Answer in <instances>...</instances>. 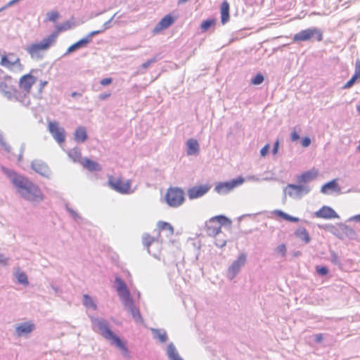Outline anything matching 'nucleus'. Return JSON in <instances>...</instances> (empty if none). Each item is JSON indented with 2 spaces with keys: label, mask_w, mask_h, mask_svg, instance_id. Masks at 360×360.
<instances>
[{
  "label": "nucleus",
  "mask_w": 360,
  "mask_h": 360,
  "mask_svg": "<svg viewBox=\"0 0 360 360\" xmlns=\"http://www.w3.org/2000/svg\"><path fill=\"white\" fill-rule=\"evenodd\" d=\"M93 330L99 333L106 340L109 341L112 345L118 348L124 357L129 358V352L124 342L115 335L110 328L108 321L103 318L91 317Z\"/></svg>",
  "instance_id": "obj_2"
},
{
  "label": "nucleus",
  "mask_w": 360,
  "mask_h": 360,
  "mask_svg": "<svg viewBox=\"0 0 360 360\" xmlns=\"http://www.w3.org/2000/svg\"><path fill=\"white\" fill-rule=\"evenodd\" d=\"M153 338L158 340L161 343H165L168 340L167 332L162 328H151L150 329Z\"/></svg>",
  "instance_id": "obj_25"
},
{
  "label": "nucleus",
  "mask_w": 360,
  "mask_h": 360,
  "mask_svg": "<svg viewBox=\"0 0 360 360\" xmlns=\"http://www.w3.org/2000/svg\"><path fill=\"white\" fill-rule=\"evenodd\" d=\"M287 221H292V222H298V221H300V219L298 217H292V216L288 214Z\"/></svg>",
  "instance_id": "obj_59"
},
{
  "label": "nucleus",
  "mask_w": 360,
  "mask_h": 360,
  "mask_svg": "<svg viewBox=\"0 0 360 360\" xmlns=\"http://www.w3.org/2000/svg\"><path fill=\"white\" fill-rule=\"evenodd\" d=\"M274 213L276 216L280 217L284 219L285 220H287L288 214L284 212L283 211L280 210H276L274 211Z\"/></svg>",
  "instance_id": "obj_48"
},
{
  "label": "nucleus",
  "mask_w": 360,
  "mask_h": 360,
  "mask_svg": "<svg viewBox=\"0 0 360 360\" xmlns=\"http://www.w3.org/2000/svg\"><path fill=\"white\" fill-rule=\"evenodd\" d=\"M294 234L297 238L304 242V243H309L311 241V238L304 227L300 226L297 229Z\"/></svg>",
  "instance_id": "obj_29"
},
{
  "label": "nucleus",
  "mask_w": 360,
  "mask_h": 360,
  "mask_svg": "<svg viewBox=\"0 0 360 360\" xmlns=\"http://www.w3.org/2000/svg\"><path fill=\"white\" fill-rule=\"evenodd\" d=\"M48 130L51 134L54 140L58 143L61 144L65 140V129L59 126V123L56 121H50L48 123Z\"/></svg>",
  "instance_id": "obj_10"
},
{
  "label": "nucleus",
  "mask_w": 360,
  "mask_h": 360,
  "mask_svg": "<svg viewBox=\"0 0 360 360\" xmlns=\"http://www.w3.org/2000/svg\"><path fill=\"white\" fill-rule=\"evenodd\" d=\"M0 264L4 266L8 265V258L5 257L3 254H0Z\"/></svg>",
  "instance_id": "obj_51"
},
{
  "label": "nucleus",
  "mask_w": 360,
  "mask_h": 360,
  "mask_svg": "<svg viewBox=\"0 0 360 360\" xmlns=\"http://www.w3.org/2000/svg\"><path fill=\"white\" fill-rule=\"evenodd\" d=\"M317 176V172L314 170L307 171L297 176V181L300 184H307L313 181Z\"/></svg>",
  "instance_id": "obj_22"
},
{
  "label": "nucleus",
  "mask_w": 360,
  "mask_h": 360,
  "mask_svg": "<svg viewBox=\"0 0 360 360\" xmlns=\"http://www.w3.org/2000/svg\"><path fill=\"white\" fill-rule=\"evenodd\" d=\"M354 77H356L357 79L360 78V60H356L355 62V70H354V74L353 75Z\"/></svg>",
  "instance_id": "obj_46"
},
{
  "label": "nucleus",
  "mask_w": 360,
  "mask_h": 360,
  "mask_svg": "<svg viewBox=\"0 0 360 360\" xmlns=\"http://www.w3.org/2000/svg\"><path fill=\"white\" fill-rule=\"evenodd\" d=\"M264 80V76L259 73L257 74L251 81L252 84L259 85L261 84Z\"/></svg>",
  "instance_id": "obj_42"
},
{
  "label": "nucleus",
  "mask_w": 360,
  "mask_h": 360,
  "mask_svg": "<svg viewBox=\"0 0 360 360\" xmlns=\"http://www.w3.org/2000/svg\"><path fill=\"white\" fill-rule=\"evenodd\" d=\"M110 93H107V94H101L99 95V99L100 100H105L106 98H108V97H110Z\"/></svg>",
  "instance_id": "obj_60"
},
{
  "label": "nucleus",
  "mask_w": 360,
  "mask_h": 360,
  "mask_svg": "<svg viewBox=\"0 0 360 360\" xmlns=\"http://www.w3.org/2000/svg\"><path fill=\"white\" fill-rule=\"evenodd\" d=\"M112 79L111 78H104L101 80L100 84L103 86H107L112 83Z\"/></svg>",
  "instance_id": "obj_55"
},
{
  "label": "nucleus",
  "mask_w": 360,
  "mask_h": 360,
  "mask_svg": "<svg viewBox=\"0 0 360 360\" xmlns=\"http://www.w3.org/2000/svg\"><path fill=\"white\" fill-rule=\"evenodd\" d=\"M311 190V187L307 184H288L283 188V194L285 196L288 195L295 200H300L303 196L307 195Z\"/></svg>",
  "instance_id": "obj_8"
},
{
  "label": "nucleus",
  "mask_w": 360,
  "mask_h": 360,
  "mask_svg": "<svg viewBox=\"0 0 360 360\" xmlns=\"http://www.w3.org/2000/svg\"><path fill=\"white\" fill-rule=\"evenodd\" d=\"M349 220L360 222V214L352 217Z\"/></svg>",
  "instance_id": "obj_62"
},
{
  "label": "nucleus",
  "mask_w": 360,
  "mask_h": 360,
  "mask_svg": "<svg viewBox=\"0 0 360 360\" xmlns=\"http://www.w3.org/2000/svg\"><path fill=\"white\" fill-rule=\"evenodd\" d=\"M340 187L338 185L336 179H333L329 182H327L323 185L321 188V192L323 194H330L333 193H340Z\"/></svg>",
  "instance_id": "obj_21"
},
{
  "label": "nucleus",
  "mask_w": 360,
  "mask_h": 360,
  "mask_svg": "<svg viewBox=\"0 0 360 360\" xmlns=\"http://www.w3.org/2000/svg\"><path fill=\"white\" fill-rule=\"evenodd\" d=\"M330 262L335 265H340L339 257L334 251L330 252Z\"/></svg>",
  "instance_id": "obj_44"
},
{
  "label": "nucleus",
  "mask_w": 360,
  "mask_h": 360,
  "mask_svg": "<svg viewBox=\"0 0 360 360\" xmlns=\"http://www.w3.org/2000/svg\"><path fill=\"white\" fill-rule=\"evenodd\" d=\"M315 216L318 218L323 219H334L339 218V215L335 211L328 206H323L321 209L315 212Z\"/></svg>",
  "instance_id": "obj_20"
},
{
  "label": "nucleus",
  "mask_w": 360,
  "mask_h": 360,
  "mask_svg": "<svg viewBox=\"0 0 360 360\" xmlns=\"http://www.w3.org/2000/svg\"><path fill=\"white\" fill-rule=\"evenodd\" d=\"M247 261V255L244 252L239 255L238 258L233 262L228 269L227 277L229 280H233L240 272Z\"/></svg>",
  "instance_id": "obj_11"
},
{
  "label": "nucleus",
  "mask_w": 360,
  "mask_h": 360,
  "mask_svg": "<svg viewBox=\"0 0 360 360\" xmlns=\"http://www.w3.org/2000/svg\"><path fill=\"white\" fill-rule=\"evenodd\" d=\"M36 77L30 74H27L20 77L19 80V86L20 89V92H22L25 94L27 101L29 102V105L30 104V92L32 88V86L35 83Z\"/></svg>",
  "instance_id": "obj_14"
},
{
  "label": "nucleus",
  "mask_w": 360,
  "mask_h": 360,
  "mask_svg": "<svg viewBox=\"0 0 360 360\" xmlns=\"http://www.w3.org/2000/svg\"><path fill=\"white\" fill-rule=\"evenodd\" d=\"M35 325L31 321L22 322L15 326V334L19 336H25L31 333L35 329Z\"/></svg>",
  "instance_id": "obj_17"
},
{
  "label": "nucleus",
  "mask_w": 360,
  "mask_h": 360,
  "mask_svg": "<svg viewBox=\"0 0 360 360\" xmlns=\"http://www.w3.org/2000/svg\"><path fill=\"white\" fill-rule=\"evenodd\" d=\"M321 41L323 40L322 31L316 27H312L306 30H302L293 36L295 42L307 41Z\"/></svg>",
  "instance_id": "obj_7"
},
{
  "label": "nucleus",
  "mask_w": 360,
  "mask_h": 360,
  "mask_svg": "<svg viewBox=\"0 0 360 360\" xmlns=\"http://www.w3.org/2000/svg\"><path fill=\"white\" fill-rule=\"evenodd\" d=\"M25 143H22L21 146H20V153L23 154L24 151H25Z\"/></svg>",
  "instance_id": "obj_64"
},
{
  "label": "nucleus",
  "mask_w": 360,
  "mask_h": 360,
  "mask_svg": "<svg viewBox=\"0 0 360 360\" xmlns=\"http://www.w3.org/2000/svg\"><path fill=\"white\" fill-rule=\"evenodd\" d=\"M0 65L8 69H11L14 65H21L20 58L12 53H8V56H3L1 57Z\"/></svg>",
  "instance_id": "obj_19"
},
{
  "label": "nucleus",
  "mask_w": 360,
  "mask_h": 360,
  "mask_svg": "<svg viewBox=\"0 0 360 360\" xmlns=\"http://www.w3.org/2000/svg\"><path fill=\"white\" fill-rule=\"evenodd\" d=\"M210 189L209 185L195 186L188 190V196L191 200L196 199L205 195Z\"/></svg>",
  "instance_id": "obj_16"
},
{
  "label": "nucleus",
  "mask_w": 360,
  "mask_h": 360,
  "mask_svg": "<svg viewBox=\"0 0 360 360\" xmlns=\"http://www.w3.org/2000/svg\"><path fill=\"white\" fill-rule=\"evenodd\" d=\"M213 20H206L202 22L200 27L203 31L207 30L213 24Z\"/></svg>",
  "instance_id": "obj_43"
},
{
  "label": "nucleus",
  "mask_w": 360,
  "mask_h": 360,
  "mask_svg": "<svg viewBox=\"0 0 360 360\" xmlns=\"http://www.w3.org/2000/svg\"><path fill=\"white\" fill-rule=\"evenodd\" d=\"M110 187L117 192L122 194H131L134 193V190L131 189V182L129 180L122 181V179H109Z\"/></svg>",
  "instance_id": "obj_13"
},
{
  "label": "nucleus",
  "mask_w": 360,
  "mask_h": 360,
  "mask_svg": "<svg viewBox=\"0 0 360 360\" xmlns=\"http://www.w3.org/2000/svg\"><path fill=\"white\" fill-rule=\"evenodd\" d=\"M231 220L224 215L213 217L206 223L205 227L207 235L215 236L221 232V226H231Z\"/></svg>",
  "instance_id": "obj_6"
},
{
  "label": "nucleus",
  "mask_w": 360,
  "mask_h": 360,
  "mask_svg": "<svg viewBox=\"0 0 360 360\" xmlns=\"http://www.w3.org/2000/svg\"><path fill=\"white\" fill-rule=\"evenodd\" d=\"M166 354L169 360H184L179 355L174 344L170 342L167 347Z\"/></svg>",
  "instance_id": "obj_24"
},
{
  "label": "nucleus",
  "mask_w": 360,
  "mask_h": 360,
  "mask_svg": "<svg viewBox=\"0 0 360 360\" xmlns=\"http://www.w3.org/2000/svg\"><path fill=\"white\" fill-rule=\"evenodd\" d=\"M81 164L83 165L84 167H85L90 172H96L101 170V167L97 162L91 160L88 158L82 159Z\"/></svg>",
  "instance_id": "obj_26"
},
{
  "label": "nucleus",
  "mask_w": 360,
  "mask_h": 360,
  "mask_svg": "<svg viewBox=\"0 0 360 360\" xmlns=\"http://www.w3.org/2000/svg\"><path fill=\"white\" fill-rule=\"evenodd\" d=\"M165 200L169 207H179L185 200L184 191L176 187L169 188L165 195Z\"/></svg>",
  "instance_id": "obj_9"
},
{
  "label": "nucleus",
  "mask_w": 360,
  "mask_h": 360,
  "mask_svg": "<svg viewBox=\"0 0 360 360\" xmlns=\"http://www.w3.org/2000/svg\"><path fill=\"white\" fill-rule=\"evenodd\" d=\"M72 23L70 21H66L60 25L56 26V31L58 34L60 32L66 31L68 30L71 29Z\"/></svg>",
  "instance_id": "obj_36"
},
{
  "label": "nucleus",
  "mask_w": 360,
  "mask_h": 360,
  "mask_svg": "<svg viewBox=\"0 0 360 360\" xmlns=\"http://www.w3.org/2000/svg\"><path fill=\"white\" fill-rule=\"evenodd\" d=\"M243 182L244 179L242 177L234 179L229 181L221 182L216 185L214 191L219 194H226Z\"/></svg>",
  "instance_id": "obj_12"
},
{
  "label": "nucleus",
  "mask_w": 360,
  "mask_h": 360,
  "mask_svg": "<svg viewBox=\"0 0 360 360\" xmlns=\"http://www.w3.org/2000/svg\"><path fill=\"white\" fill-rule=\"evenodd\" d=\"M115 288L124 309L131 315L135 322L137 323H143V319L140 311L134 304L127 284L120 277L115 278Z\"/></svg>",
  "instance_id": "obj_4"
},
{
  "label": "nucleus",
  "mask_w": 360,
  "mask_h": 360,
  "mask_svg": "<svg viewBox=\"0 0 360 360\" xmlns=\"http://www.w3.org/2000/svg\"><path fill=\"white\" fill-rule=\"evenodd\" d=\"M356 79L357 78L353 75L352 78L343 86V89H349L352 87Z\"/></svg>",
  "instance_id": "obj_47"
},
{
  "label": "nucleus",
  "mask_w": 360,
  "mask_h": 360,
  "mask_svg": "<svg viewBox=\"0 0 360 360\" xmlns=\"http://www.w3.org/2000/svg\"><path fill=\"white\" fill-rule=\"evenodd\" d=\"M269 150V145L266 144L260 150V154L262 156H265Z\"/></svg>",
  "instance_id": "obj_52"
},
{
  "label": "nucleus",
  "mask_w": 360,
  "mask_h": 360,
  "mask_svg": "<svg viewBox=\"0 0 360 360\" xmlns=\"http://www.w3.org/2000/svg\"><path fill=\"white\" fill-rule=\"evenodd\" d=\"M67 210L76 221H79V220L82 219V217L72 208L67 207Z\"/></svg>",
  "instance_id": "obj_45"
},
{
  "label": "nucleus",
  "mask_w": 360,
  "mask_h": 360,
  "mask_svg": "<svg viewBox=\"0 0 360 360\" xmlns=\"http://www.w3.org/2000/svg\"><path fill=\"white\" fill-rule=\"evenodd\" d=\"M155 242V238L150 236L148 234H145L143 236V244L144 246L147 248L148 253H150L149 247L150 245Z\"/></svg>",
  "instance_id": "obj_35"
},
{
  "label": "nucleus",
  "mask_w": 360,
  "mask_h": 360,
  "mask_svg": "<svg viewBox=\"0 0 360 360\" xmlns=\"http://www.w3.org/2000/svg\"><path fill=\"white\" fill-rule=\"evenodd\" d=\"M174 22V18L170 15H167L162 18L160 21L154 27L152 33L155 35L159 34L163 30L168 28Z\"/></svg>",
  "instance_id": "obj_18"
},
{
  "label": "nucleus",
  "mask_w": 360,
  "mask_h": 360,
  "mask_svg": "<svg viewBox=\"0 0 360 360\" xmlns=\"http://www.w3.org/2000/svg\"><path fill=\"white\" fill-rule=\"evenodd\" d=\"M186 153L188 155H197L200 151V146L196 139H189L186 142Z\"/></svg>",
  "instance_id": "obj_23"
},
{
  "label": "nucleus",
  "mask_w": 360,
  "mask_h": 360,
  "mask_svg": "<svg viewBox=\"0 0 360 360\" xmlns=\"http://www.w3.org/2000/svg\"><path fill=\"white\" fill-rule=\"evenodd\" d=\"M60 15L58 11H52L46 13V21L55 22L59 18Z\"/></svg>",
  "instance_id": "obj_37"
},
{
  "label": "nucleus",
  "mask_w": 360,
  "mask_h": 360,
  "mask_svg": "<svg viewBox=\"0 0 360 360\" xmlns=\"http://www.w3.org/2000/svg\"><path fill=\"white\" fill-rule=\"evenodd\" d=\"M32 169L42 176L49 179L51 171L48 165L41 160H34L31 163Z\"/></svg>",
  "instance_id": "obj_15"
},
{
  "label": "nucleus",
  "mask_w": 360,
  "mask_h": 360,
  "mask_svg": "<svg viewBox=\"0 0 360 360\" xmlns=\"http://www.w3.org/2000/svg\"><path fill=\"white\" fill-rule=\"evenodd\" d=\"M343 231L346 236L350 238H354L356 236L355 231L348 226H345Z\"/></svg>",
  "instance_id": "obj_41"
},
{
  "label": "nucleus",
  "mask_w": 360,
  "mask_h": 360,
  "mask_svg": "<svg viewBox=\"0 0 360 360\" xmlns=\"http://www.w3.org/2000/svg\"><path fill=\"white\" fill-rule=\"evenodd\" d=\"M1 170L10 179L17 193L24 200L32 202L44 200V196L39 186L28 178L4 167H1Z\"/></svg>",
  "instance_id": "obj_1"
},
{
  "label": "nucleus",
  "mask_w": 360,
  "mask_h": 360,
  "mask_svg": "<svg viewBox=\"0 0 360 360\" xmlns=\"http://www.w3.org/2000/svg\"><path fill=\"white\" fill-rule=\"evenodd\" d=\"M160 59L158 56H155L150 59H148L146 62L143 63L141 66V69H147L149 68L151 65L158 61Z\"/></svg>",
  "instance_id": "obj_38"
},
{
  "label": "nucleus",
  "mask_w": 360,
  "mask_h": 360,
  "mask_svg": "<svg viewBox=\"0 0 360 360\" xmlns=\"http://www.w3.org/2000/svg\"><path fill=\"white\" fill-rule=\"evenodd\" d=\"M20 0H11V1H10L6 5H5L4 6H3L2 8H0V12L4 11V9H6L8 7H10V6H13V4H15V3H17Z\"/></svg>",
  "instance_id": "obj_56"
},
{
  "label": "nucleus",
  "mask_w": 360,
  "mask_h": 360,
  "mask_svg": "<svg viewBox=\"0 0 360 360\" xmlns=\"http://www.w3.org/2000/svg\"><path fill=\"white\" fill-rule=\"evenodd\" d=\"M68 156L75 162H80L82 161L81 157V150L78 148H74L68 152Z\"/></svg>",
  "instance_id": "obj_33"
},
{
  "label": "nucleus",
  "mask_w": 360,
  "mask_h": 360,
  "mask_svg": "<svg viewBox=\"0 0 360 360\" xmlns=\"http://www.w3.org/2000/svg\"><path fill=\"white\" fill-rule=\"evenodd\" d=\"M86 44H88V40L87 39H80L78 41L75 42L72 45H71L66 51L64 56H66L73 51H75L76 50L82 48L85 46Z\"/></svg>",
  "instance_id": "obj_30"
},
{
  "label": "nucleus",
  "mask_w": 360,
  "mask_h": 360,
  "mask_svg": "<svg viewBox=\"0 0 360 360\" xmlns=\"http://www.w3.org/2000/svg\"><path fill=\"white\" fill-rule=\"evenodd\" d=\"M323 340V335L318 333L314 335V341L317 343L321 342Z\"/></svg>",
  "instance_id": "obj_58"
},
{
  "label": "nucleus",
  "mask_w": 360,
  "mask_h": 360,
  "mask_svg": "<svg viewBox=\"0 0 360 360\" xmlns=\"http://www.w3.org/2000/svg\"><path fill=\"white\" fill-rule=\"evenodd\" d=\"M16 81L0 69V94L8 101L18 102L28 106L29 102L25 94L16 88Z\"/></svg>",
  "instance_id": "obj_3"
},
{
  "label": "nucleus",
  "mask_w": 360,
  "mask_h": 360,
  "mask_svg": "<svg viewBox=\"0 0 360 360\" xmlns=\"http://www.w3.org/2000/svg\"><path fill=\"white\" fill-rule=\"evenodd\" d=\"M279 143H280L279 140H276L275 141V143H274L273 149H272V153L274 155L277 154V153L278 151Z\"/></svg>",
  "instance_id": "obj_54"
},
{
  "label": "nucleus",
  "mask_w": 360,
  "mask_h": 360,
  "mask_svg": "<svg viewBox=\"0 0 360 360\" xmlns=\"http://www.w3.org/2000/svg\"><path fill=\"white\" fill-rule=\"evenodd\" d=\"M290 139H291L292 141H296L298 139H300V135L295 131H293L290 134Z\"/></svg>",
  "instance_id": "obj_57"
},
{
  "label": "nucleus",
  "mask_w": 360,
  "mask_h": 360,
  "mask_svg": "<svg viewBox=\"0 0 360 360\" xmlns=\"http://www.w3.org/2000/svg\"><path fill=\"white\" fill-rule=\"evenodd\" d=\"M57 38L58 33L53 32L40 41L27 46L25 50L32 60L36 61L41 60L44 58V52L56 44Z\"/></svg>",
  "instance_id": "obj_5"
},
{
  "label": "nucleus",
  "mask_w": 360,
  "mask_h": 360,
  "mask_svg": "<svg viewBox=\"0 0 360 360\" xmlns=\"http://www.w3.org/2000/svg\"><path fill=\"white\" fill-rule=\"evenodd\" d=\"M83 304L92 309H96V304L94 302L93 299L88 295H83Z\"/></svg>",
  "instance_id": "obj_34"
},
{
  "label": "nucleus",
  "mask_w": 360,
  "mask_h": 360,
  "mask_svg": "<svg viewBox=\"0 0 360 360\" xmlns=\"http://www.w3.org/2000/svg\"><path fill=\"white\" fill-rule=\"evenodd\" d=\"M94 37L92 32H89L83 39H87L88 44L91 41V38Z\"/></svg>",
  "instance_id": "obj_63"
},
{
  "label": "nucleus",
  "mask_w": 360,
  "mask_h": 360,
  "mask_svg": "<svg viewBox=\"0 0 360 360\" xmlns=\"http://www.w3.org/2000/svg\"><path fill=\"white\" fill-rule=\"evenodd\" d=\"M311 144V139L309 137H304L302 140V146L304 148L308 147Z\"/></svg>",
  "instance_id": "obj_53"
},
{
  "label": "nucleus",
  "mask_w": 360,
  "mask_h": 360,
  "mask_svg": "<svg viewBox=\"0 0 360 360\" xmlns=\"http://www.w3.org/2000/svg\"><path fill=\"white\" fill-rule=\"evenodd\" d=\"M74 139L78 143H84L87 139V134L85 127H79L74 134Z\"/></svg>",
  "instance_id": "obj_28"
},
{
  "label": "nucleus",
  "mask_w": 360,
  "mask_h": 360,
  "mask_svg": "<svg viewBox=\"0 0 360 360\" xmlns=\"http://www.w3.org/2000/svg\"><path fill=\"white\" fill-rule=\"evenodd\" d=\"M15 277L16 278L18 282L25 286H27L29 285V281L27 278V274L20 271L19 268L18 270L15 272Z\"/></svg>",
  "instance_id": "obj_32"
},
{
  "label": "nucleus",
  "mask_w": 360,
  "mask_h": 360,
  "mask_svg": "<svg viewBox=\"0 0 360 360\" xmlns=\"http://www.w3.org/2000/svg\"><path fill=\"white\" fill-rule=\"evenodd\" d=\"M276 253L282 257H285L287 252V248L285 244L279 245L275 250Z\"/></svg>",
  "instance_id": "obj_39"
},
{
  "label": "nucleus",
  "mask_w": 360,
  "mask_h": 360,
  "mask_svg": "<svg viewBox=\"0 0 360 360\" xmlns=\"http://www.w3.org/2000/svg\"><path fill=\"white\" fill-rule=\"evenodd\" d=\"M0 149L5 150L7 153H11V146L5 141L4 137L0 141Z\"/></svg>",
  "instance_id": "obj_40"
},
{
  "label": "nucleus",
  "mask_w": 360,
  "mask_h": 360,
  "mask_svg": "<svg viewBox=\"0 0 360 360\" xmlns=\"http://www.w3.org/2000/svg\"><path fill=\"white\" fill-rule=\"evenodd\" d=\"M316 271L321 276H325L328 274V269L326 266H316Z\"/></svg>",
  "instance_id": "obj_49"
},
{
  "label": "nucleus",
  "mask_w": 360,
  "mask_h": 360,
  "mask_svg": "<svg viewBox=\"0 0 360 360\" xmlns=\"http://www.w3.org/2000/svg\"><path fill=\"white\" fill-rule=\"evenodd\" d=\"M115 15H116V13H115V14H114V15H112V17L110 20H108V21H106V22L103 24V28L102 29V30H103V32H104L105 30L108 29V28L110 27V23H111V22L113 20V19H114V18L115 17Z\"/></svg>",
  "instance_id": "obj_50"
},
{
  "label": "nucleus",
  "mask_w": 360,
  "mask_h": 360,
  "mask_svg": "<svg viewBox=\"0 0 360 360\" xmlns=\"http://www.w3.org/2000/svg\"><path fill=\"white\" fill-rule=\"evenodd\" d=\"M229 20V4L224 1L221 4V22L223 25Z\"/></svg>",
  "instance_id": "obj_27"
},
{
  "label": "nucleus",
  "mask_w": 360,
  "mask_h": 360,
  "mask_svg": "<svg viewBox=\"0 0 360 360\" xmlns=\"http://www.w3.org/2000/svg\"><path fill=\"white\" fill-rule=\"evenodd\" d=\"M158 228L160 231H165L168 232L167 236H171L174 234V228L168 222L160 221L157 224Z\"/></svg>",
  "instance_id": "obj_31"
},
{
  "label": "nucleus",
  "mask_w": 360,
  "mask_h": 360,
  "mask_svg": "<svg viewBox=\"0 0 360 360\" xmlns=\"http://www.w3.org/2000/svg\"><path fill=\"white\" fill-rule=\"evenodd\" d=\"M226 240H220L219 242H216L215 243V245L217 246V247H219V248H223L226 245Z\"/></svg>",
  "instance_id": "obj_61"
}]
</instances>
